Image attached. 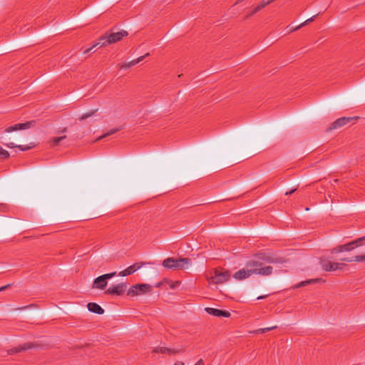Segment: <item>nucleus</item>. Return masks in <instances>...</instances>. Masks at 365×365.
I'll list each match as a JSON object with an SVG mask.
<instances>
[{
    "label": "nucleus",
    "mask_w": 365,
    "mask_h": 365,
    "mask_svg": "<svg viewBox=\"0 0 365 365\" xmlns=\"http://www.w3.org/2000/svg\"><path fill=\"white\" fill-rule=\"evenodd\" d=\"M175 285L172 284L171 288H174Z\"/></svg>",
    "instance_id": "obj_36"
},
{
    "label": "nucleus",
    "mask_w": 365,
    "mask_h": 365,
    "mask_svg": "<svg viewBox=\"0 0 365 365\" xmlns=\"http://www.w3.org/2000/svg\"><path fill=\"white\" fill-rule=\"evenodd\" d=\"M9 153L7 150H4L1 146H0V159H7L9 158Z\"/></svg>",
    "instance_id": "obj_22"
},
{
    "label": "nucleus",
    "mask_w": 365,
    "mask_h": 365,
    "mask_svg": "<svg viewBox=\"0 0 365 365\" xmlns=\"http://www.w3.org/2000/svg\"><path fill=\"white\" fill-rule=\"evenodd\" d=\"M320 265L322 269L326 272L342 270L346 266L345 264L339 262H331L328 259H322L320 260Z\"/></svg>",
    "instance_id": "obj_7"
},
{
    "label": "nucleus",
    "mask_w": 365,
    "mask_h": 365,
    "mask_svg": "<svg viewBox=\"0 0 365 365\" xmlns=\"http://www.w3.org/2000/svg\"><path fill=\"white\" fill-rule=\"evenodd\" d=\"M119 130H120V128L112 129V130H109L106 134L102 135L100 138H104L106 136L112 135V134L115 133V132H117Z\"/></svg>",
    "instance_id": "obj_29"
},
{
    "label": "nucleus",
    "mask_w": 365,
    "mask_h": 365,
    "mask_svg": "<svg viewBox=\"0 0 365 365\" xmlns=\"http://www.w3.org/2000/svg\"><path fill=\"white\" fill-rule=\"evenodd\" d=\"M128 35L127 31H121L115 33H111L110 34H105L101 36L98 41L94 43L91 47L86 48L83 51V53L86 54L90 51H91L95 47L100 46L103 47L110 43H115L120 39H122L124 36Z\"/></svg>",
    "instance_id": "obj_2"
},
{
    "label": "nucleus",
    "mask_w": 365,
    "mask_h": 365,
    "mask_svg": "<svg viewBox=\"0 0 365 365\" xmlns=\"http://www.w3.org/2000/svg\"><path fill=\"white\" fill-rule=\"evenodd\" d=\"M275 0H263L256 7L253 9V11L251 13V15L259 11L261 9H262L264 7H265L267 5L272 3Z\"/></svg>",
    "instance_id": "obj_18"
},
{
    "label": "nucleus",
    "mask_w": 365,
    "mask_h": 365,
    "mask_svg": "<svg viewBox=\"0 0 365 365\" xmlns=\"http://www.w3.org/2000/svg\"><path fill=\"white\" fill-rule=\"evenodd\" d=\"M142 263H135L133 265L127 267L125 270L119 272L118 276L125 277L134 273L135 271L141 268Z\"/></svg>",
    "instance_id": "obj_13"
},
{
    "label": "nucleus",
    "mask_w": 365,
    "mask_h": 365,
    "mask_svg": "<svg viewBox=\"0 0 365 365\" xmlns=\"http://www.w3.org/2000/svg\"><path fill=\"white\" fill-rule=\"evenodd\" d=\"M357 118L354 117H341L335 120L329 127L330 130L339 128L345 125L352 123L356 120Z\"/></svg>",
    "instance_id": "obj_9"
},
{
    "label": "nucleus",
    "mask_w": 365,
    "mask_h": 365,
    "mask_svg": "<svg viewBox=\"0 0 365 365\" xmlns=\"http://www.w3.org/2000/svg\"><path fill=\"white\" fill-rule=\"evenodd\" d=\"M364 262H365V255H364Z\"/></svg>",
    "instance_id": "obj_37"
},
{
    "label": "nucleus",
    "mask_w": 365,
    "mask_h": 365,
    "mask_svg": "<svg viewBox=\"0 0 365 365\" xmlns=\"http://www.w3.org/2000/svg\"><path fill=\"white\" fill-rule=\"evenodd\" d=\"M296 190H297V188H294L289 192H286L285 195H291L292 193L294 192Z\"/></svg>",
    "instance_id": "obj_32"
},
{
    "label": "nucleus",
    "mask_w": 365,
    "mask_h": 365,
    "mask_svg": "<svg viewBox=\"0 0 365 365\" xmlns=\"http://www.w3.org/2000/svg\"><path fill=\"white\" fill-rule=\"evenodd\" d=\"M267 295H263V296H259L257 298V299H264Z\"/></svg>",
    "instance_id": "obj_33"
},
{
    "label": "nucleus",
    "mask_w": 365,
    "mask_h": 365,
    "mask_svg": "<svg viewBox=\"0 0 365 365\" xmlns=\"http://www.w3.org/2000/svg\"><path fill=\"white\" fill-rule=\"evenodd\" d=\"M317 16V15H314L312 17L308 19L307 20H306L305 21H304L303 23H302L297 28V29L305 26L308 22H311L312 21H314V19H315V17Z\"/></svg>",
    "instance_id": "obj_27"
},
{
    "label": "nucleus",
    "mask_w": 365,
    "mask_h": 365,
    "mask_svg": "<svg viewBox=\"0 0 365 365\" xmlns=\"http://www.w3.org/2000/svg\"><path fill=\"white\" fill-rule=\"evenodd\" d=\"M191 265V260L189 258H179L175 259L173 257H168L163 260V266L172 270L187 269Z\"/></svg>",
    "instance_id": "obj_3"
},
{
    "label": "nucleus",
    "mask_w": 365,
    "mask_h": 365,
    "mask_svg": "<svg viewBox=\"0 0 365 365\" xmlns=\"http://www.w3.org/2000/svg\"><path fill=\"white\" fill-rule=\"evenodd\" d=\"M64 138H66V136H61V137H56V138H53L51 140V146L53 147H55V146H57L59 143L63 140Z\"/></svg>",
    "instance_id": "obj_21"
},
{
    "label": "nucleus",
    "mask_w": 365,
    "mask_h": 365,
    "mask_svg": "<svg viewBox=\"0 0 365 365\" xmlns=\"http://www.w3.org/2000/svg\"><path fill=\"white\" fill-rule=\"evenodd\" d=\"M93 113H94V111H90L88 113H86L80 117V120H84L87 118H89V117L92 116L93 115Z\"/></svg>",
    "instance_id": "obj_28"
},
{
    "label": "nucleus",
    "mask_w": 365,
    "mask_h": 365,
    "mask_svg": "<svg viewBox=\"0 0 365 365\" xmlns=\"http://www.w3.org/2000/svg\"><path fill=\"white\" fill-rule=\"evenodd\" d=\"M175 365H184V364L181 361L176 362Z\"/></svg>",
    "instance_id": "obj_34"
},
{
    "label": "nucleus",
    "mask_w": 365,
    "mask_h": 365,
    "mask_svg": "<svg viewBox=\"0 0 365 365\" xmlns=\"http://www.w3.org/2000/svg\"><path fill=\"white\" fill-rule=\"evenodd\" d=\"M127 284L125 282H121L118 284L112 285L106 291V294H112V295H122L125 293L127 289Z\"/></svg>",
    "instance_id": "obj_8"
},
{
    "label": "nucleus",
    "mask_w": 365,
    "mask_h": 365,
    "mask_svg": "<svg viewBox=\"0 0 365 365\" xmlns=\"http://www.w3.org/2000/svg\"><path fill=\"white\" fill-rule=\"evenodd\" d=\"M11 287V284H8L6 285H4L3 287H0V292H2V291H4L5 289H8L9 287Z\"/></svg>",
    "instance_id": "obj_31"
},
{
    "label": "nucleus",
    "mask_w": 365,
    "mask_h": 365,
    "mask_svg": "<svg viewBox=\"0 0 365 365\" xmlns=\"http://www.w3.org/2000/svg\"><path fill=\"white\" fill-rule=\"evenodd\" d=\"M205 310L207 314L215 316V317H226V318L230 317V313L227 311H223V310H220V309H217L212 308V307H206L205 309Z\"/></svg>",
    "instance_id": "obj_12"
},
{
    "label": "nucleus",
    "mask_w": 365,
    "mask_h": 365,
    "mask_svg": "<svg viewBox=\"0 0 365 365\" xmlns=\"http://www.w3.org/2000/svg\"><path fill=\"white\" fill-rule=\"evenodd\" d=\"M116 275V272H111L103 274L96 278L93 283V288L98 289H103L108 284V279H110Z\"/></svg>",
    "instance_id": "obj_6"
},
{
    "label": "nucleus",
    "mask_w": 365,
    "mask_h": 365,
    "mask_svg": "<svg viewBox=\"0 0 365 365\" xmlns=\"http://www.w3.org/2000/svg\"><path fill=\"white\" fill-rule=\"evenodd\" d=\"M338 181H339V180L335 179V180H334V183H336Z\"/></svg>",
    "instance_id": "obj_35"
},
{
    "label": "nucleus",
    "mask_w": 365,
    "mask_h": 365,
    "mask_svg": "<svg viewBox=\"0 0 365 365\" xmlns=\"http://www.w3.org/2000/svg\"><path fill=\"white\" fill-rule=\"evenodd\" d=\"M258 258L259 259H262V260L264 261L265 262H267V263H273V262H274V260L272 257H265L264 255H262V254L258 255Z\"/></svg>",
    "instance_id": "obj_25"
},
{
    "label": "nucleus",
    "mask_w": 365,
    "mask_h": 365,
    "mask_svg": "<svg viewBox=\"0 0 365 365\" xmlns=\"http://www.w3.org/2000/svg\"><path fill=\"white\" fill-rule=\"evenodd\" d=\"M230 277V272L227 270L215 269L213 274L208 278L209 284H222L227 282Z\"/></svg>",
    "instance_id": "obj_4"
},
{
    "label": "nucleus",
    "mask_w": 365,
    "mask_h": 365,
    "mask_svg": "<svg viewBox=\"0 0 365 365\" xmlns=\"http://www.w3.org/2000/svg\"><path fill=\"white\" fill-rule=\"evenodd\" d=\"M34 121H28L24 123H17L14 125L9 126L5 129L6 133H11L13 131L24 130L31 128L34 125Z\"/></svg>",
    "instance_id": "obj_11"
},
{
    "label": "nucleus",
    "mask_w": 365,
    "mask_h": 365,
    "mask_svg": "<svg viewBox=\"0 0 365 365\" xmlns=\"http://www.w3.org/2000/svg\"><path fill=\"white\" fill-rule=\"evenodd\" d=\"M88 309L90 312L98 314H102L104 312L103 309L98 305L96 303L90 302L87 305Z\"/></svg>",
    "instance_id": "obj_15"
},
{
    "label": "nucleus",
    "mask_w": 365,
    "mask_h": 365,
    "mask_svg": "<svg viewBox=\"0 0 365 365\" xmlns=\"http://www.w3.org/2000/svg\"><path fill=\"white\" fill-rule=\"evenodd\" d=\"M317 282H324V280L321 278L308 279V280L301 282L300 283L297 284L295 286V287L299 288V287H304L308 284H314Z\"/></svg>",
    "instance_id": "obj_17"
},
{
    "label": "nucleus",
    "mask_w": 365,
    "mask_h": 365,
    "mask_svg": "<svg viewBox=\"0 0 365 365\" xmlns=\"http://www.w3.org/2000/svg\"><path fill=\"white\" fill-rule=\"evenodd\" d=\"M317 16V15H314L312 17L308 19L307 20H306L305 21H304L303 23H302L297 28V29L305 26L308 22H311L312 21H314V19H315V17Z\"/></svg>",
    "instance_id": "obj_26"
},
{
    "label": "nucleus",
    "mask_w": 365,
    "mask_h": 365,
    "mask_svg": "<svg viewBox=\"0 0 365 365\" xmlns=\"http://www.w3.org/2000/svg\"><path fill=\"white\" fill-rule=\"evenodd\" d=\"M6 146L9 148H19L22 151L28 150L35 146L34 143H30V145H17L14 143H9L6 144Z\"/></svg>",
    "instance_id": "obj_16"
},
{
    "label": "nucleus",
    "mask_w": 365,
    "mask_h": 365,
    "mask_svg": "<svg viewBox=\"0 0 365 365\" xmlns=\"http://www.w3.org/2000/svg\"><path fill=\"white\" fill-rule=\"evenodd\" d=\"M342 260L348 262H364V255H358V256H355L354 257L344 258V259H342Z\"/></svg>",
    "instance_id": "obj_20"
},
{
    "label": "nucleus",
    "mask_w": 365,
    "mask_h": 365,
    "mask_svg": "<svg viewBox=\"0 0 365 365\" xmlns=\"http://www.w3.org/2000/svg\"><path fill=\"white\" fill-rule=\"evenodd\" d=\"M276 328H277V326H273V327H266V328H262V329H258L255 331V333L257 334H263V333H264L266 331L275 329Z\"/></svg>",
    "instance_id": "obj_24"
},
{
    "label": "nucleus",
    "mask_w": 365,
    "mask_h": 365,
    "mask_svg": "<svg viewBox=\"0 0 365 365\" xmlns=\"http://www.w3.org/2000/svg\"><path fill=\"white\" fill-rule=\"evenodd\" d=\"M152 286L148 284H137L132 286L127 292L128 296L140 295L151 292Z\"/></svg>",
    "instance_id": "obj_5"
},
{
    "label": "nucleus",
    "mask_w": 365,
    "mask_h": 365,
    "mask_svg": "<svg viewBox=\"0 0 365 365\" xmlns=\"http://www.w3.org/2000/svg\"><path fill=\"white\" fill-rule=\"evenodd\" d=\"M150 54L149 53H147L144 56H140L138 58H137L136 59H134L133 61H130L129 62H127V63H122L120 64V68L122 69H128L135 65H136L137 63H140V61H142L146 56H148Z\"/></svg>",
    "instance_id": "obj_14"
},
{
    "label": "nucleus",
    "mask_w": 365,
    "mask_h": 365,
    "mask_svg": "<svg viewBox=\"0 0 365 365\" xmlns=\"http://www.w3.org/2000/svg\"><path fill=\"white\" fill-rule=\"evenodd\" d=\"M362 239H359L356 240H354L351 242L346 243L345 245L339 246L337 247H335L332 250V253H338V252H349L354 249L355 247H357L359 245V242Z\"/></svg>",
    "instance_id": "obj_10"
},
{
    "label": "nucleus",
    "mask_w": 365,
    "mask_h": 365,
    "mask_svg": "<svg viewBox=\"0 0 365 365\" xmlns=\"http://www.w3.org/2000/svg\"><path fill=\"white\" fill-rule=\"evenodd\" d=\"M34 307H35L34 304H29V305H26V306L22 307L16 308V310H23V309H29V308Z\"/></svg>",
    "instance_id": "obj_30"
},
{
    "label": "nucleus",
    "mask_w": 365,
    "mask_h": 365,
    "mask_svg": "<svg viewBox=\"0 0 365 365\" xmlns=\"http://www.w3.org/2000/svg\"><path fill=\"white\" fill-rule=\"evenodd\" d=\"M272 266H263L262 262L257 259H251L246 263L245 268L240 269L233 274V278L241 281L250 277L253 274L268 276L272 273Z\"/></svg>",
    "instance_id": "obj_1"
},
{
    "label": "nucleus",
    "mask_w": 365,
    "mask_h": 365,
    "mask_svg": "<svg viewBox=\"0 0 365 365\" xmlns=\"http://www.w3.org/2000/svg\"><path fill=\"white\" fill-rule=\"evenodd\" d=\"M31 346H29V345H24V346H20L19 347H16L13 349H11L10 351H9V354H14V353H17L21 350H25V349H30Z\"/></svg>",
    "instance_id": "obj_23"
},
{
    "label": "nucleus",
    "mask_w": 365,
    "mask_h": 365,
    "mask_svg": "<svg viewBox=\"0 0 365 365\" xmlns=\"http://www.w3.org/2000/svg\"><path fill=\"white\" fill-rule=\"evenodd\" d=\"M155 352H160V353H163V354H168L169 355H171V354H175L178 352V351L175 350V349H168V348H166V347H159V348H156L155 350H154Z\"/></svg>",
    "instance_id": "obj_19"
}]
</instances>
